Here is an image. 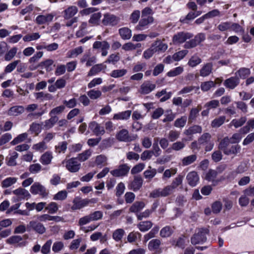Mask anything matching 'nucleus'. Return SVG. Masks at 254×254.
I'll return each mask as SVG.
<instances>
[{
	"label": "nucleus",
	"instance_id": "nucleus-4",
	"mask_svg": "<svg viewBox=\"0 0 254 254\" xmlns=\"http://www.w3.org/2000/svg\"><path fill=\"white\" fill-rule=\"evenodd\" d=\"M130 167L127 164L120 165L118 169L110 172L111 174L115 177L127 176L129 171Z\"/></svg>",
	"mask_w": 254,
	"mask_h": 254
},
{
	"label": "nucleus",
	"instance_id": "nucleus-32",
	"mask_svg": "<svg viewBox=\"0 0 254 254\" xmlns=\"http://www.w3.org/2000/svg\"><path fill=\"white\" fill-rule=\"evenodd\" d=\"M50 117L49 120L45 121L44 128L45 129H49L52 128L59 120L58 117L50 116Z\"/></svg>",
	"mask_w": 254,
	"mask_h": 254
},
{
	"label": "nucleus",
	"instance_id": "nucleus-29",
	"mask_svg": "<svg viewBox=\"0 0 254 254\" xmlns=\"http://www.w3.org/2000/svg\"><path fill=\"white\" fill-rule=\"evenodd\" d=\"M117 138L121 141L126 142L129 141L128 131L125 129H122L117 134Z\"/></svg>",
	"mask_w": 254,
	"mask_h": 254
},
{
	"label": "nucleus",
	"instance_id": "nucleus-43",
	"mask_svg": "<svg viewBox=\"0 0 254 254\" xmlns=\"http://www.w3.org/2000/svg\"><path fill=\"white\" fill-rule=\"evenodd\" d=\"M65 109L64 105H60L52 109L49 115L50 116L57 117V115L62 113Z\"/></svg>",
	"mask_w": 254,
	"mask_h": 254
},
{
	"label": "nucleus",
	"instance_id": "nucleus-59",
	"mask_svg": "<svg viewBox=\"0 0 254 254\" xmlns=\"http://www.w3.org/2000/svg\"><path fill=\"white\" fill-rule=\"evenodd\" d=\"M40 35L39 33H33L31 34H27L23 38L24 42H30L33 40H36L39 39Z\"/></svg>",
	"mask_w": 254,
	"mask_h": 254
},
{
	"label": "nucleus",
	"instance_id": "nucleus-18",
	"mask_svg": "<svg viewBox=\"0 0 254 254\" xmlns=\"http://www.w3.org/2000/svg\"><path fill=\"white\" fill-rule=\"evenodd\" d=\"M29 226L37 233L43 234L46 231V228L41 223L35 221H31L29 223Z\"/></svg>",
	"mask_w": 254,
	"mask_h": 254
},
{
	"label": "nucleus",
	"instance_id": "nucleus-28",
	"mask_svg": "<svg viewBox=\"0 0 254 254\" xmlns=\"http://www.w3.org/2000/svg\"><path fill=\"white\" fill-rule=\"evenodd\" d=\"M201 131L202 128L200 126L194 125L186 129L184 133L187 135H190L196 133H200Z\"/></svg>",
	"mask_w": 254,
	"mask_h": 254
},
{
	"label": "nucleus",
	"instance_id": "nucleus-20",
	"mask_svg": "<svg viewBox=\"0 0 254 254\" xmlns=\"http://www.w3.org/2000/svg\"><path fill=\"white\" fill-rule=\"evenodd\" d=\"M170 195L165 187L163 189H157L153 190L150 193L149 196L152 198H157L160 196L165 197Z\"/></svg>",
	"mask_w": 254,
	"mask_h": 254
},
{
	"label": "nucleus",
	"instance_id": "nucleus-46",
	"mask_svg": "<svg viewBox=\"0 0 254 254\" xmlns=\"http://www.w3.org/2000/svg\"><path fill=\"white\" fill-rule=\"evenodd\" d=\"M215 83L213 81H208L203 82L201 83L200 88L203 92L208 91L212 87L215 86Z\"/></svg>",
	"mask_w": 254,
	"mask_h": 254
},
{
	"label": "nucleus",
	"instance_id": "nucleus-33",
	"mask_svg": "<svg viewBox=\"0 0 254 254\" xmlns=\"http://www.w3.org/2000/svg\"><path fill=\"white\" fill-rule=\"evenodd\" d=\"M54 64V61L52 59H47L44 61L40 63L38 67H41L42 68L44 67L47 72L51 71L53 68L52 67V64Z\"/></svg>",
	"mask_w": 254,
	"mask_h": 254
},
{
	"label": "nucleus",
	"instance_id": "nucleus-17",
	"mask_svg": "<svg viewBox=\"0 0 254 254\" xmlns=\"http://www.w3.org/2000/svg\"><path fill=\"white\" fill-rule=\"evenodd\" d=\"M78 9L75 6H70L63 11V16L65 19H69L77 13Z\"/></svg>",
	"mask_w": 254,
	"mask_h": 254
},
{
	"label": "nucleus",
	"instance_id": "nucleus-50",
	"mask_svg": "<svg viewBox=\"0 0 254 254\" xmlns=\"http://www.w3.org/2000/svg\"><path fill=\"white\" fill-rule=\"evenodd\" d=\"M211 138V135L209 133H204L198 139V143L199 145L207 143L210 141Z\"/></svg>",
	"mask_w": 254,
	"mask_h": 254
},
{
	"label": "nucleus",
	"instance_id": "nucleus-53",
	"mask_svg": "<svg viewBox=\"0 0 254 254\" xmlns=\"http://www.w3.org/2000/svg\"><path fill=\"white\" fill-rule=\"evenodd\" d=\"M102 69V64H97L94 66H93L89 71L88 72V76H93L95 75L99 72H100Z\"/></svg>",
	"mask_w": 254,
	"mask_h": 254
},
{
	"label": "nucleus",
	"instance_id": "nucleus-30",
	"mask_svg": "<svg viewBox=\"0 0 254 254\" xmlns=\"http://www.w3.org/2000/svg\"><path fill=\"white\" fill-rule=\"evenodd\" d=\"M52 158V153L46 152L41 156L40 161L43 165H47L51 163Z\"/></svg>",
	"mask_w": 254,
	"mask_h": 254
},
{
	"label": "nucleus",
	"instance_id": "nucleus-48",
	"mask_svg": "<svg viewBox=\"0 0 254 254\" xmlns=\"http://www.w3.org/2000/svg\"><path fill=\"white\" fill-rule=\"evenodd\" d=\"M188 51L186 50H182L179 51L176 53H175L173 56L172 58L175 61H180L182 59H183L188 54Z\"/></svg>",
	"mask_w": 254,
	"mask_h": 254
},
{
	"label": "nucleus",
	"instance_id": "nucleus-3",
	"mask_svg": "<svg viewBox=\"0 0 254 254\" xmlns=\"http://www.w3.org/2000/svg\"><path fill=\"white\" fill-rule=\"evenodd\" d=\"M193 37L192 34L189 32H179L175 34L172 38V41L175 44H181L190 39Z\"/></svg>",
	"mask_w": 254,
	"mask_h": 254
},
{
	"label": "nucleus",
	"instance_id": "nucleus-24",
	"mask_svg": "<svg viewBox=\"0 0 254 254\" xmlns=\"http://www.w3.org/2000/svg\"><path fill=\"white\" fill-rule=\"evenodd\" d=\"M174 227L167 225L162 228L160 232V236L162 238H168L172 236L174 233Z\"/></svg>",
	"mask_w": 254,
	"mask_h": 254
},
{
	"label": "nucleus",
	"instance_id": "nucleus-7",
	"mask_svg": "<svg viewBox=\"0 0 254 254\" xmlns=\"http://www.w3.org/2000/svg\"><path fill=\"white\" fill-rule=\"evenodd\" d=\"M102 22L105 26H115L117 25L119 22V18L113 14L106 13L104 15V18Z\"/></svg>",
	"mask_w": 254,
	"mask_h": 254
},
{
	"label": "nucleus",
	"instance_id": "nucleus-34",
	"mask_svg": "<svg viewBox=\"0 0 254 254\" xmlns=\"http://www.w3.org/2000/svg\"><path fill=\"white\" fill-rule=\"evenodd\" d=\"M131 113V111L127 110L117 114H115L113 118L115 120H127L130 117Z\"/></svg>",
	"mask_w": 254,
	"mask_h": 254
},
{
	"label": "nucleus",
	"instance_id": "nucleus-27",
	"mask_svg": "<svg viewBox=\"0 0 254 254\" xmlns=\"http://www.w3.org/2000/svg\"><path fill=\"white\" fill-rule=\"evenodd\" d=\"M212 70V64L211 63H207L205 64L200 70V75L202 77L208 76Z\"/></svg>",
	"mask_w": 254,
	"mask_h": 254
},
{
	"label": "nucleus",
	"instance_id": "nucleus-49",
	"mask_svg": "<svg viewBox=\"0 0 254 254\" xmlns=\"http://www.w3.org/2000/svg\"><path fill=\"white\" fill-rule=\"evenodd\" d=\"M17 51V48L15 47L12 48L4 56V60L6 61H10L15 56Z\"/></svg>",
	"mask_w": 254,
	"mask_h": 254
},
{
	"label": "nucleus",
	"instance_id": "nucleus-25",
	"mask_svg": "<svg viewBox=\"0 0 254 254\" xmlns=\"http://www.w3.org/2000/svg\"><path fill=\"white\" fill-rule=\"evenodd\" d=\"M241 150V147L240 145H233L231 146H229L227 148V149L225 151H224V154L227 155H236L237 153L240 152Z\"/></svg>",
	"mask_w": 254,
	"mask_h": 254
},
{
	"label": "nucleus",
	"instance_id": "nucleus-62",
	"mask_svg": "<svg viewBox=\"0 0 254 254\" xmlns=\"http://www.w3.org/2000/svg\"><path fill=\"white\" fill-rule=\"evenodd\" d=\"M217 172L216 171L212 169H209L206 174L205 179L208 181H213L216 178Z\"/></svg>",
	"mask_w": 254,
	"mask_h": 254
},
{
	"label": "nucleus",
	"instance_id": "nucleus-14",
	"mask_svg": "<svg viewBox=\"0 0 254 254\" xmlns=\"http://www.w3.org/2000/svg\"><path fill=\"white\" fill-rule=\"evenodd\" d=\"M171 243L174 247L183 250L187 246L186 237L185 235H181L177 239L172 240Z\"/></svg>",
	"mask_w": 254,
	"mask_h": 254
},
{
	"label": "nucleus",
	"instance_id": "nucleus-63",
	"mask_svg": "<svg viewBox=\"0 0 254 254\" xmlns=\"http://www.w3.org/2000/svg\"><path fill=\"white\" fill-rule=\"evenodd\" d=\"M18 153L16 152H14L13 155L10 156L8 159L6 158L7 161L6 164L9 166H15L16 165V159L18 157Z\"/></svg>",
	"mask_w": 254,
	"mask_h": 254
},
{
	"label": "nucleus",
	"instance_id": "nucleus-54",
	"mask_svg": "<svg viewBox=\"0 0 254 254\" xmlns=\"http://www.w3.org/2000/svg\"><path fill=\"white\" fill-rule=\"evenodd\" d=\"M91 155V152L89 149L85 150L82 153L78 155L77 159L81 162L87 160Z\"/></svg>",
	"mask_w": 254,
	"mask_h": 254
},
{
	"label": "nucleus",
	"instance_id": "nucleus-60",
	"mask_svg": "<svg viewBox=\"0 0 254 254\" xmlns=\"http://www.w3.org/2000/svg\"><path fill=\"white\" fill-rule=\"evenodd\" d=\"M155 45H157L156 47L157 49L155 50V51H157L164 52L168 48L167 44L163 43L160 41V40H157L155 42V44L152 45V46Z\"/></svg>",
	"mask_w": 254,
	"mask_h": 254
},
{
	"label": "nucleus",
	"instance_id": "nucleus-41",
	"mask_svg": "<svg viewBox=\"0 0 254 254\" xmlns=\"http://www.w3.org/2000/svg\"><path fill=\"white\" fill-rule=\"evenodd\" d=\"M28 137V134L26 132L19 134L15 137L11 142L12 145H15L22 141H24Z\"/></svg>",
	"mask_w": 254,
	"mask_h": 254
},
{
	"label": "nucleus",
	"instance_id": "nucleus-23",
	"mask_svg": "<svg viewBox=\"0 0 254 254\" xmlns=\"http://www.w3.org/2000/svg\"><path fill=\"white\" fill-rule=\"evenodd\" d=\"M13 193L16 195L19 196L22 199H28L30 197V194L26 190L19 188L13 191Z\"/></svg>",
	"mask_w": 254,
	"mask_h": 254
},
{
	"label": "nucleus",
	"instance_id": "nucleus-44",
	"mask_svg": "<svg viewBox=\"0 0 254 254\" xmlns=\"http://www.w3.org/2000/svg\"><path fill=\"white\" fill-rule=\"evenodd\" d=\"M184 71V68L182 66L175 67L167 73L168 77H175L181 74Z\"/></svg>",
	"mask_w": 254,
	"mask_h": 254
},
{
	"label": "nucleus",
	"instance_id": "nucleus-26",
	"mask_svg": "<svg viewBox=\"0 0 254 254\" xmlns=\"http://www.w3.org/2000/svg\"><path fill=\"white\" fill-rule=\"evenodd\" d=\"M119 33L124 40H128L131 37V31L127 27H123L119 29Z\"/></svg>",
	"mask_w": 254,
	"mask_h": 254
},
{
	"label": "nucleus",
	"instance_id": "nucleus-9",
	"mask_svg": "<svg viewBox=\"0 0 254 254\" xmlns=\"http://www.w3.org/2000/svg\"><path fill=\"white\" fill-rule=\"evenodd\" d=\"M153 21L154 18L151 16H148L147 17H141L135 28L137 30H143L147 28V26L149 24L152 23Z\"/></svg>",
	"mask_w": 254,
	"mask_h": 254
},
{
	"label": "nucleus",
	"instance_id": "nucleus-35",
	"mask_svg": "<svg viewBox=\"0 0 254 254\" xmlns=\"http://www.w3.org/2000/svg\"><path fill=\"white\" fill-rule=\"evenodd\" d=\"M24 111V108L22 106H14L9 110V114L11 116H17L21 114Z\"/></svg>",
	"mask_w": 254,
	"mask_h": 254
},
{
	"label": "nucleus",
	"instance_id": "nucleus-15",
	"mask_svg": "<svg viewBox=\"0 0 254 254\" xmlns=\"http://www.w3.org/2000/svg\"><path fill=\"white\" fill-rule=\"evenodd\" d=\"M89 128L97 136L102 135L105 132L104 127L95 121H92L89 124Z\"/></svg>",
	"mask_w": 254,
	"mask_h": 254
},
{
	"label": "nucleus",
	"instance_id": "nucleus-58",
	"mask_svg": "<svg viewBox=\"0 0 254 254\" xmlns=\"http://www.w3.org/2000/svg\"><path fill=\"white\" fill-rule=\"evenodd\" d=\"M58 206L57 203L55 202H51L47 206L45 207V209L48 211V212L50 214H54L56 213L58 210Z\"/></svg>",
	"mask_w": 254,
	"mask_h": 254
},
{
	"label": "nucleus",
	"instance_id": "nucleus-36",
	"mask_svg": "<svg viewBox=\"0 0 254 254\" xmlns=\"http://www.w3.org/2000/svg\"><path fill=\"white\" fill-rule=\"evenodd\" d=\"M120 60V54H112L105 61V63L106 64H112L114 65L116 64Z\"/></svg>",
	"mask_w": 254,
	"mask_h": 254
},
{
	"label": "nucleus",
	"instance_id": "nucleus-22",
	"mask_svg": "<svg viewBox=\"0 0 254 254\" xmlns=\"http://www.w3.org/2000/svg\"><path fill=\"white\" fill-rule=\"evenodd\" d=\"M145 207V203L143 201H137L134 202L129 209L130 212L135 213L137 216V214H139L140 212Z\"/></svg>",
	"mask_w": 254,
	"mask_h": 254
},
{
	"label": "nucleus",
	"instance_id": "nucleus-16",
	"mask_svg": "<svg viewBox=\"0 0 254 254\" xmlns=\"http://www.w3.org/2000/svg\"><path fill=\"white\" fill-rule=\"evenodd\" d=\"M143 179L140 175L135 176L133 180L130 184V189L134 191L138 190L143 184Z\"/></svg>",
	"mask_w": 254,
	"mask_h": 254
},
{
	"label": "nucleus",
	"instance_id": "nucleus-52",
	"mask_svg": "<svg viewBox=\"0 0 254 254\" xmlns=\"http://www.w3.org/2000/svg\"><path fill=\"white\" fill-rule=\"evenodd\" d=\"M63 105L65 107L69 109L74 108L77 105V100L75 98H72L68 101L64 100L63 101Z\"/></svg>",
	"mask_w": 254,
	"mask_h": 254
},
{
	"label": "nucleus",
	"instance_id": "nucleus-56",
	"mask_svg": "<svg viewBox=\"0 0 254 254\" xmlns=\"http://www.w3.org/2000/svg\"><path fill=\"white\" fill-rule=\"evenodd\" d=\"M141 236V235L139 232H132L128 235L127 240L129 243H132L136 241L138 237L140 238Z\"/></svg>",
	"mask_w": 254,
	"mask_h": 254
},
{
	"label": "nucleus",
	"instance_id": "nucleus-39",
	"mask_svg": "<svg viewBox=\"0 0 254 254\" xmlns=\"http://www.w3.org/2000/svg\"><path fill=\"white\" fill-rule=\"evenodd\" d=\"M127 73L126 69H115L112 71L110 75L113 78H120L125 76Z\"/></svg>",
	"mask_w": 254,
	"mask_h": 254
},
{
	"label": "nucleus",
	"instance_id": "nucleus-47",
	"mask_svg": "<svg viewBox=\"0 0 254 254\" xmlns=\"http://www.w3.org/2000/svg\"><path fill=\"white\" fill-rule=\"evenodd\" d=\"M15 178L8 177L3 180L1 182V187L3 188H8L13 184H15L16 182Z\"/></svg>",
	"mask_w": 254,
	"mask_h": 254
},
{
	"label": "nucleus",
	"instance_id": "nucleus-19",
	"mask_svg": "<svg viewBox=\"0 0 254 254\" xmlns=\"http://www.w3.org/2000/svg\"><path fill=\"white\" fill-rule=\"evenodd\" d=\"M54 16V15L51 13L47 14L46 15H39L36 18V22L39 25L44 24L52 21Z\"/></svg>",
	"mask_w": 254,
	"mask_h": 254
},
{
	"label": "nucleus",
	"instance_id": "nucleus-1",
	"mask_svg": "<svg viewBox=\"0 0 254 254\" xmlns=\"http://www.w3.org/2000/svg\"><path fill=\"white\" fill-rule=\"evenodd\" d=\"M209 230L206 228H201L198 230L197 232L195 233L190 238L191 243L193 245L203 244L207 240L206 234Z\"/></svg>",
	"mask_w": 254,
	"mask_h": 254
},
{
	"label": "nucleus",
	"instance_id": "nucleus-2",
	"mask_svg": "<svg viewBox=\"0 0 254 254\" xmlns=\"http://www.w3.org/2000/svg\"><path fill=\"white\" fill-rule=\"evenodd\" d=\"M63 164H65L66 169L71 173H76L78 172L80 168L81 164L77 161L76 158H71L63 162Z\"/></svg>",
	"mask_w": 254,
	"mask_h": 254
},
{
	"label": "nucleus",
	"instance_id": "nucleus-38",
	"mask_svg": "<svg viewBox=\"0 0 254 254\" xmlns=\"http://www.w3.org/2000/svg\"><path fill=\"white\" fill-rule=\"evenodd\" d=\"M225 120V116H220L218 118L214 119L212 121L211 126L212 127H219L224 123Z\"/></svg>",
	"mask_w": 254,
	"mask_h": 254
},
{
	"label": "nucleus",
	"instance_id": "nucleus-57",
	"mask_svg": "<svg viewBox=\"0 0 254 254\" xmlns=\"http://www.w3.org/2000/svg\"><path fill=\"white\" fill-rule=\"evenodd\" d=\"M238 74L242 79H246L251 73L250 69L247 68H241L237 71Z\"/></svg>",
	"mask_w": 254,
	"mask_h": 254
},
{
	"label": "nucleus",
	"instance_id": "nucleus-40",
	"mask_svg": "<svg viewBox=\"0 0 254 254\" xmlns=\"http://www.w3.org/2000/svg\"><path fill=\"white\" fill-rule=\"evenodd\" d=\"M125 234V232L123 229H118L113 233V238L116 242L120 241Z\"/></svg>",
	"mask_w": 254,
	"mask_h": 254
},
{
	"label": "nucleus",
	"instance_id": "nucleus-5",
	"mask_svg": "<svg viewBox=\"0 0 254 254\" xmlns=\"http://www.w3.org/2000/svg\"><path fill=\"white\" fill-rule=\"evenodd\" d=\"M90 202V200L87 198L81 199L80 198L75 197L72 201L73 205L71 209L72 211L80 209L87 206Z\"/></svg>",
	"mask_w": 254,
	"mask_h": 254
},
{
	"label": "nucleus",
	"instance_id": "nucleus-51",
	"mask_svg": "<svg viewBox=\"0 0 254 254\" xmlns=\"http://www.w3.org/2000/svg\"><path fill=\"white\" fill-rule=\"evenodd\" d=\"M196 17L193 11H190L185 17H181L180 21L182 23L189 24L190 20H192Z\"/></svg>",
	"mask_w": 254,
	"mask_h": 254
},
{
	"label": "nucleus",
	"instance_id": "nucleus-42",
	"mask_svg": "<svg viewBox=\"0 0 254 254\" xmlns=\"http://www.w3.org/2000/svg\"><path fill=\"white\" fill-rule=\"evenodd\" d=\"M197 156L195 154L188 156L182 159V164L183 166L189 165L196 161Z\"/></svg>",
	"mask_w": 254,
	"mask_h": 254
},
{
	"label": "nucleus",
	"instance_id": "nucleus-12",
	"mask_svg": "<svg viewBox=\"0 0 254 254\" xmlns=\"http://www.w3.org/2000/svg\"><path fill=\"white\" fill-rule=\"evenodd\" d=\"M161 243L159 239L151 240L148 245V249L150 251L154 252L155 254H160L162 252L161 249L160 248Z\"/></svg>",
	"mask_w": 254,
	"mask_h": 254
},
{
	"label": "nucleus",
	"instance_id": "nucleus-55",
	"mask_svg": "<svg viewBox=\"0 0 254 254\" xmlns=\"http://www.w3.org/2000/svg\"><path fill=\"white\" fill-rule=\"evenodd\" d=\"M140 16V11L139 10H135L130 14L129 20L132 23L135 24L138 21Z\"/></svg>",
	"mask_w": 254,
	"mask_h": 254
},
{
	"label": "nucleus",
	"instance_id": "nucleus-10",
	"mask_svg": "<svg viewBox=\"0 0 254 254\" xmlns=\"http://www.w3.org/2000/svg\"><path fill=\"white\" fill-rule=\"evenodd\" d=\"M155 88V84L152 83L150 81H146L141 85L140 93L143 95L148 94L153 91Z\"/></svg>",
	"mask_w": 254,
	"mask_h": 254
},
{
	"label": "nucleus",
	"instance_id": "nucleus-6",
	"mask_svg": "<svg viewBox=\"0 0 254 254\" xmlns=\"http://www.w3.org/2000/svg\"><path fill=\"white\" fill-rule=\"evenodd\" d=\"M110 44L106 41H95L93 44V48L94 49H101V55L103 57L106 56L108 54V50L110 49Z\"/></svg>",
	"mask_w": 254,
	"mask_h": 254
},
{
	"label": "nucleus",
	"instance_id": "nucleus-21",
	"mask_svg": "<svg viewBox=\"0 0 254 254\" xmlns=\"http://www.w3.org/2000/svg\"><path fill=\"white\" fill-rule=\"evenodd\" d=\"M239 84V79L236 77H231L226 79L224 82V86L229 89L235 88Z\"/></svg>",
	"mask_w": 254,
	"mask_h": 254
},
{
	"label": "nucleus",
	"instance_id": "nucleus-61",
	"mask_svg": "<svg viewBox=\"0 0 254 254\" xmlns=\"http://www.w3.org/2000/svg\"><path fill=\"white\" fill-rule=\"evenodd\" d=\"M247 121V118L245 117H241L239 120L233 119L231 124H233L235 128H238L242 127Z\"/></svg>",
	"mask_w": 254,
	"mask_h": 254
},
{
	"label": "nucleus",
	"instance_id": "nucleus-11",
	"mask_svg": "<svg viewBox=\"0 0 254 254\" xmlns=\"http://www.w3.org/2000/svg\"><path fill=\"white\" fill-rule=\"evenodd\" d=\"M186 179L188 184L191 187H195L199 182V177L196 171H191L189 172Z\"/></svg>",
	"mask_w": 254,
	"mask_h": 254
},
{
	"label": "nucleus",
	"instance_id": "nucleus-45",
	"mask_svg": "<svg viewBox=\"0 0 254 254\" xmlns=\"http://www.w3.org/2000/svg\"><path fill=\"white\" fill-rule=\"evenodd\" d=\"M159 230L158 226H155L147 234L144 235V240L145 241H148L149 239L154 237Z\"/></svg>",
	"mask_w": 254,
	"mask_h": 254
},
{
	"label": "nucleus",
	"instance_id": "nucleus-64",
	"mask_svg": "<svg viewBox=\"0 0 254 254\" xmlns=\"http://www.w3.org/2000/svg\"><path fill=\"white\" fill-rule=\"evenodd\" d=\"M101 12L93 13L91 15L89 20V23L93 24H98L100 19L101 17Z\"/></svg>",
	"mask_w": 254,
	"mask_h": 254
},
{
	"label": "nucleus",
	"instance_id": "nucleus-13",
	"mask_svg": "<svg viewBox=\"0 0 254 254\" xmlns=\"http://www.w3.org/2000/svg\"><path fill=\"white\" fill-rule=\"evenodd\" d=\"M220 12L218 9H213L197 18L194 21V23L199 25L202 23L205 19L218 16Z\"/></svg>",
	"mask_w": 254,
	"mask_h": 254
},
{
	"label": "nucleus",
	"instance_id": "nucleus-31",
	"mask_svg": "<svg viewBox=\"0 0 254 254\" xmlns=\"http://www.w3.org/2000/svg\"><path fill=\"white\" fill-rule=\"evenodd\" d=\"M153 223L150 221H145L140 222L138 225L137 227L141 232H146L149 230L152 226Z\"/></svg>",
	"mask_w": 254,
	"mask_h": 254
},
{
	"label": "nucleus",
	"instance_id": "nucleus-37",
	"mask_svg": "<svg viewBox=\"0 0 254 254\" xmlns=\"http://www.w3.org/2000/svg\"><path fill=\"white\" fill-rule=\"evenodd\" d=\"M231 143L230 138L228 136L224 137L220 142L218 146V148L222 150L224 153V151L227 149V148L229 146V144Z\"/></svg>",
	"mask_w": 254,
	"mask_h": 254
},
{
	"label": "nucleus",
	"instance_id": "nucleus-8",
	"mask_svg": "<svg viewBox=\"0 0 254 254\" xmlns=\"http://www.w3.org/2000/svg\"><path fill=\"white\" fill-rule=\"evenodd\" d=\"M183 178V176L179 175L174 179L170 185L165 187L170 194L172 193L178 187L182 185Z\"/></svg>",
	"mask_w": 254,
	"mask_h": 254
}]
</instances>
